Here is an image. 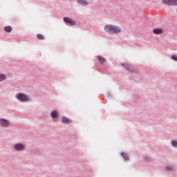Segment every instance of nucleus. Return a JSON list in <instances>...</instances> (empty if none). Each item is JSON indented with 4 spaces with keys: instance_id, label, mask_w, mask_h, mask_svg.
<instances>
[{
    "instance_id": "1",
    "label": "nucleus",
    "mask_w": 177,
    "mask_h": 177,
    "mask_svg": "<svg viewBox=\"0 0 177 177\" xmlns=\"http://www.w3.org/2000/svg\"><path fill=\"white\" fill-rule=\"evenodd\" d=\"M104 31L106 32H111V34H120L122 30L120 26H115L113 25H106L104 27Z\"/></svg>"
},
{
    "instance_id": "2",
    "label": "nucleus",
    "mask_w": 177,
    "mask_h": 177,
    "mask_svg": "<svg viewBox=\"0 0 177 177\" xmlns=\"http://www.w3.org/2000/svg\"><path fill=\"white\" fill-rule=\"evenodd\" d=\"M17 99L20 100V102H28V96L23 93H19L16 95Z\"/></svg>"
},
{
    "instance_id": "3",
    "label": "nucleus",
    "mask_w": 177,
    "mask_h": 177,
    "mask_svg": "<svg viewBox=\"0 0 177 177\" xmlns=\"http://www.w3.org/2000/svg\"><path fill=\"white\" fill-rule=\"evenodd\" d=\"M162 3L174 6L177 5V0H162Z\"/></svg>"
},
{
    "instance_id": "4",
    "label": "nucleus",
    "mask_w": 177,
    "mask_h": 177,
    "mask_svg": "<svg viewBox=\"0 0 177 177\" xmlns=\"http://www.w3.org/2000/svg\"><path fill=\"white\" fill-rule=\"evenodd\" d=\"M64 21H65V23H67L68 24H70L71 26H75V21H74V20H73L70 17H64Z\"/></svg>"
},
{
    "instance_id": "5",
    "label": "nucleus",
    "mask_w": 177,
    "mask_h": 177,
    "mask_svg": "<svg viewBox=\"0 0 177 177\" xmlns=\"http://www.w3.org/2000/svg\"><path fill=\"white\" fill-rule=\"evenodd\" d=\"M15 150H17V151H21L26 149V146L23 144L18 143L15 145Z\"/></svg>"
},
{
    "instance_id": "6",
    "label": "nucleus",
    "mask_w": 177,
    "mask_h": 177,
    "mask_svg": "<svg viewBox=\"0 0 177 177\" xmlns=\"http://www.w3.org/2000/svg\"><path fill=\"white\" fill-rule=\"evenodd\" d=\"M0 124L3 128H6V127H9V121H8L5 119H1L0 120Z\"/></svg>"
},
{
    "instance_id": "7",
    "label": "nucleus",
    "mask_w": 177,
    "mask_h": 177,
    "mask_svg": "<svg viewBox=\"0 0 177 177\" xmlns=\"http://www.w3.org/2000/svg\"><path fill=\"white\" fill-rule=\"evenodd\" d=\"M62 122L64 123V124H71V120L68 119V118L66 117H63L62 118Z\"/></svg>"
},
{
    "instance_id": "8",
    "label": "nucleus",
    "mask_w": 177,
    "mask_h": 177,
    "mask_svg": "<svg viewBox=\"0 0 177 177\" xmlns=\"http://www.w3.org/2000/svg\"><path fill=\"white\" fill-rule=\"evenodd\" d=\"M153 34H162V32H164V30H162V29H154L153 30Z\"/></svg>"
},
{
    "instance_id": "9",
    "label": "nucleus",
    "mask_w": 177,
    "mask_h": 177,
    "mask_svg": "<svg viewBox=\"0 0 177 177\" xmlns=\"http://www.w3.org/2000/svg\"><path fill=\"white\" fill-rule=\"evenodd\" d=\"M51 117L53 118H57V117H59V112L56 111H53L51 113Z\"/></svg>"
},
{
    "instance_id": "10",
    "label": "nucleus",
    "mask_w": 177,
    "mask_h": 177,
    "mask_svg": "<svg viewBox=\"0 0 177 177\" xmlns=\"http://www.w3.org/2000/svg\"><path fill=\"white\" fill-rule=\"evenodd\" d=\"M78 3H80V5H83L84 6H86V5H88V3L84 0H79Z\"/></svg>"
},
{
    "instance_id": "11",
    "label": "nucleus",
    "mask_w": 177,
    "mask_h": 177,
    "mask_svg": "<svg viewBox=\"0 0 177 177\" xmlns=\"http://www.w3.org/2000/svg\"><path fill=\"white\" fill-rule=\"evenodd\" d=\"M4 30L6 32H10L12 30V26H6Z\"/></svg>"
},
{
    "instance_id": "12",
    "label": "nucleus",
    "mask_w": 177,
    "mask_h": 177,
    "mask_svg": "<svg viewBox=\"0 0 177 177\" xmlns=\"http://www.w3.org/2000/svg\"><path fill=\"white\" fill-rule=\"evenodd\" d=\"M97 59L99 60V62L103 64V63H104V62H106V60L103 58V57L102 56H97Z\"/></svg>"
},
{
    "instance_id": "13",
    "label": "nucleus",
    "mask_w": 177,
    "mask_h": 177,
    "mask_svg": "<svg viewBox=\"0 0 177 177\" xmlns=\"http://www.w3.org/2000/svg\"><path fill=\"white\" fill-rule=\"evenodd\" d=\"M37 38H38V39H40V40L45 39V37L43 35H41V34L37 35Z\"/></svg>"
},
{
    "instance_id": "14",
    "label": "nucleus",
    "mask_w": 177,
    "mask_h": 177,
    "mask_svg": "<svg viewBox=\"0 0 177 177\" xmlns=\"http://www.w3.org/2000/svg\"><path fill=\"white\" fill-rule=\"evenodd\" d=\"M6 78V75L3 74H0V82L4 81V80Z\"/></svg>"
},
{
    "instance_id": "15",
    "label": "nucleus",
    "mask_w": 177,
    "mask_h": 177,
    "mask_svg": "<svg viewBox=\"0 0 177 177\" xmlns=\"http://www.w3.org/2000/svg\"><path fill=\"white\" fill-rule=\"evenodd\" d=\"M122 156L124 158V160H128L129 158V156L125 153H122Z\"/></svg>"
},
{
    "instance_id": "16",
    "label": "nucleus",
    "mask_w": 177,
    "mask_h": 177,
    "mask_svg": "<svg viewBox=\"0 0 177 177\" xmlns=\"http://www.w3.org/2000/svg\"><path fill=\"white\" fill-rule=\"evenodd\" d=\"M166 169H167L168 171H174L175 169V167H174L172 166H167L166 167Z\"/></svg>"
},
{
    "instance_id": "17",
    "label": "nucleus",
    "mask_w": 177,
    "mask_h": 177,
    "mask_svg": "<svg viewBox=\"0 0 177 177\" xmlns=\"http://www.w3.org/2000/svg\"><path fill=\"white\" fill-rule=\"evenodd\" d=\"M127 70H128L129 71H131V73H133V68L132 67H131L130 66H126Z\"/></svg>"
},
{
    "instance_id": "18",
    "label": "nucleus",
    "mask_w": 177,
    "mask_h": 177,
    "mask_svg": "<svg viewBox=\"0 0 177 177\" xmlns=\"http://www.w3.org/2000/svg\"><path fill=\"white\" fill-rule=\"evenodd\" d=\"M172 145H173V146H174L175 147H177V141H173V142H172Z\"/></svg>"
},
{
    "instance_id": "19",
    "label": "nucleus",
    "mask_w": 177,
    "mask_h": 177,
    "mask_svg": "<svg viewBox=\"0 0 177 177\" xmlns=\"http://www.w3.org/2000/svg\"><path fill=\"white\" fill-rule=\"evenodd\" d=\"M172 59H173V60H176L177 61V56L176 55H173Z\"/></svg>"
}]
</instances>
